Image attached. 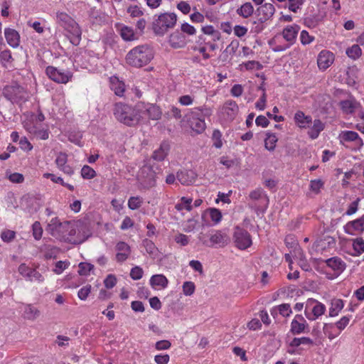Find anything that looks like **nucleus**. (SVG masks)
Here are the masks:
<instances>
[{
  "instance_id": "nucleus-1",
  "label": "nucleus",
  "mask_w": 364,
  "mask_h": 364,
  "mask_svg": "<svg viewBox=\"0 0 364 364\" xmlns=\"http://www.w3.org/2000/svg\"><path fill=\"white\" fill-rule=\"evenodd\" d=\"M113 113L117 121L127 126L133 127L146 118L157 119L159 109L155 105L146 104L144 102H138L134 106L117 102L114 105Z\"/></svg>"
},
{
  "instance_id": "nucleus-2",
  "label": "nucleus",
  "mask_w": 364,
  "mask_h": 364,
  "mask_svg": "<svg viewBox=\"0 0 364 364\" xmlns=\"http://www.w3.org/2000/svg\"><path fill=\"white\" fill-rule=\"evenodd\" d=\"M55 21L66 31V36L70 42L73 45L77 46L82 36V31L77 23L68 14L61 11L55 12Z\"/></svg>"
},
{
  "instance_id": "nucleus-3",
  "label": "nucleus",
  "mask_w": 364,
  "mask_h": 364,
  "mask_svg": "<svg viewBox=\"0 0 364 364\" xmlns=\"http://www.w3.org/2000/svg\"><path fill=\"white\" fill-rule=\"evenodd\" d=\"M154 53L147 44L137 46L131 49L127 54L126 63L135 68H141L147 65L154 58Z\"/></svg>"
},
{
  "instance_id": "nucleus-4",
  "label": "nucleus",
  "mask_w": 364,
  "mask_h": 364,
  "mask_svg": "<svg viewBox=\"0 0 364 364\" xmlns=\"http://www.w3.org/2000/svg\"><path fill=\"white\" fill-rule=\"evenodd\" d=\"M299 30L300 26L297 24L287 26L281 33L286 43H279L280 34H277L268 41V44L274 52L284 51L294 44Z\"/></svg>"
},
{
  "instance_id": "nucleus-5",
  "label": "nucleus",
  "mask_w": 364,
  "mask_h": 364,
  "mask_svg": "<svg viewBox=\"0 0 364 364\" xmlns=\"http://www.w3.org/2000/svg\"><path fill=\"white\" fill-rule=\"evenodd\" d=\"M212 109L206 106L194 107L186 115L189 127L197 134L205 131V118L212 114Z\"/></svg>"
},
{
  "instance_id": "nucleus-6",
  "label": "nucleus",
  "mask_w": 364,
  "mask_h": 364,
  "mask_svg": "<svg viewBox=\"0 0 364 364\" xmlns=\"http://www.w3.org/2000/svg\"><path fill=\"white\" fill-rule=\"evenodd\" d=\"M69 228V221H61L58 217L53 218L48 223L46 231L61 241H71L65 232Z\"/></svg>"
},
{
  "instance_id": "nucleus-7",
  "label": "nucleus",
  "mask_w": 364,
  "mask_h": 364,
  "mask_svg": "<svg viewBox=\"0 0 364 364\" xmlns=\"http://www.w3.org/2000/svg\"><path fill=\"white\" fill-rule=\"evenodd\" d=\"M326 311V306L313 299L306 301L305 308V315L310 321H314L322 316Z\"/></svg>"
},
{
  "instance_id": "nucleus-8",
  "label": "nucleus",
  "mask_w": 364,
  "mask_h": 364,
  "mask_svg": "<svg viewBox=\"0 0 364 364\" xmlns=\"http://www.w3.org/2000/svg\"><path fill=\"white\" fill-rule=\"evenodd\" d=\"M46 73L51 80L60 84H66L73 77L71 72L58 69L53 66H48L46 69Z\"/></svg>"
},
{
  "instance_id": "nucleus-9",
  "label": "nucleus",
  "mask_w": 364,
  "mask_h": 364,
  "mask_svg": "<svg viewBox=\"0 0 364 364\" xmlns=\"http://www.w3.org/2000/svg\"><path fill=\"white\" fill-rule=\"evenodd\" d=\"M233 241L240 250H245L251 246L252 239L250 233L245 229L236 227L233 233Z\"/></svg>"
},
{
  "instance_id": "nucleus-10",
  "label": "nucleus",
  "mask_w": 364,
  "mask_h": 364,
  "mask_svg": "<svg viewBox=\"0 0 364 364\" xmlns=\"http://www.w3.org/2000/svg\"><path fill=\"white\" fill-rule=\"evenodd\" d=\"M199 240L207 247H223L228 244L229 238L228 235L222 231H215L210 235L208 240H205L202 236H199Z\"/></svg>"
},
{
  "instance_id": "nucleus-11",
  "label": "nucleus",
  "mask_w": 364,
  "mask_h": 364,
  "mask_svg": "<svg viewBox=\"0 0 364 364\" xmlns=\"http://www.w3.org/2000/svg\"><path fill=\"white\" fill-rule=\"evenodd\" d=\"M338 140L341 144H345L346 142H354L355 146L360 148L363 146V141L360 138L358 134L353 131H342L338 134Z\"/></svg>"
},
{
  "instance_id": "nucleus-12",
  "label": "nucleus",
  "mask_w": 364,
  "mask_h": 364,
  "mask_svg": "<svg viewBox=\"0 0 364 364\" xmlns=\"http://www.w3.org/2000/svg\"><path fill=\"white\" fill-rule=\"evenodd\" d=\"M24 90L22 87L15 85L6 86L4 90V94L11 101H18L24 98Z\"/></svg>"
},
{
  "instance_id": "nucleus-13",
  "label": "nucleus",
  "mask_w": 364,
  "mask_h": 364,
  "mask_svg": "<svg viewBox=\"0 0 364 364\" xmlns=\"http://www.w3.org/2000/svg\"><path fill=\"white\" fill-rule=\"evenodd\" d=\"M275 13V8L272 4L265 3L257 8V14L259 21L264 23L272 18Z\"/></svg>"
},
{
  "instance_id": "nucleus-14",
  "label": "nucleus",
  "mask_w": 364,
  "mask_h": 364,
  "mask_svg": "<svg viewBox=\"0 0 364 364\" xmlns=\"http://www.w3.org/2000/svg\"><path fill=\"white\" fill-rule=\"evenodd\" d=\"M308 328V323L304 316L301 314H296L291 323L290 331L294 335L300 334L306 332Z\"/></svg>"
},
{
  "instance_id": "nucleus-15",
  "label": "nucleus",
  "mask_w": 364,
  "mask_h": 364,
  "mask_svg": "<svg viewBox=\"0 0 364 364\" xmlns=\"http://www.w3.org/2000/svg\"><path fill=\"white\" fill-rule=\"evenodd\" d=\"M334 61V55L329 50L321 51L317 58V64L320 70H325L329 68Z\"/></svg>"
},
{
  "instance_id": "nucleus-16",
  "label": "nucleus",
  "mask_w": 364,
  "mask_h": 364,
  "mask_svg": "<svg viewBox=\"0 0 364 364\" xmlns=\"http://www.w3.org/2000/svg\"><path fill=\"white\" fill-rule=\"evenodd\" d=\"M176 178L182 185L189 186L196 181L197 174L193 170L184 169L177 172Z\"/></svg>"
},
{
  "instance_id": "nucleus-17",
  "label": "nucleus",
  "mask_w": 364,
  "mask_h": 364,
  "mask_svg": "<svg viewBox=\"0 0 364 364\" xmlns=\"http://www.w3.org/2000/svg\"><path fill=\"white\" fill-rule=\"evenodd\" d=\"M177 16L174 13L161 14V33L173 28L176 23Z\"/></svg>"
},
{
  "instance_id": "nucleus-18",
  "label": "nucleus",
  "mask_w": 364,
  "mask_h": 364,
  "mask_svg": "<svg viewBox=\"0 0 364 364\" xmlns=\"http://www.w3.org/2000/svg\"><path fill=\"white\" fill-rule=\"evenodd\" d=\"M326 265L335 272L337 275L342 273L346 267V263L338 257H333L325 260Z\"/></svg>"
},
{
  "instance_id": "nucleus-19",
  "label": "nucleus",
  "mask_w": 364,
  "mask_h": 364,
  "mask_svg": "<svg viewBox=\"0 0 364 364\" xmlns=\"http://www.w3.org/2000/svg\"><path fill=\"white\" fill-rule=\"evenodd\" d=\"M119 34L124 41H134L139 38V35L137 31L128 26L122 25L119 28Z\"/></svg>"
},
{
  "instance_id": "nucleus-20",
  "label": "nucleus",
  "mask_w": 364,
  "mask_h": 364,
  "mask_svg": "<svg viewBox=\"0 0 364 364\" xmlns=\"http://www.w3.org/2000/svg\"><path fill=\"white\" fill-rule=\"evenodd\" d=\"M238 110L237 104L232 100L226 101L222 107L223 114H226L230 119H233L235 117Z\"/></svg>"
},
{
  "instance_id": "nucleus-21",
  "label": "nucleus",
  "mask_w": 364,
  "mask_h": 364,
  "mask_svg": "<svg viewBox=\"0 0 364 364\" xmlns=\"http://www.w3.org/2000/svg\"><path fill=\"white\" fill-rule=\"evenodd\" d=\"M4 36L10 46L17 48L19 46L20 35L16 30L9 28H5Z\"/></svg>"
},
{
  "instance_id": "nucleus-22",
  "label": "nucleus",
  "mask_w": 364,
  "mask_h": 364,
  "mask_svg": "<svg viewBox=\"0 0 364 364\" xmlns=\"http://www.w3.org/2000/svg\"><path fill=\"white\" fill-rule=\"evenodd\" d=\"M116 250L117 252L116 259L120 262L125 261L130 255V247L124 242H118L116 245Z\"/></svg>"
},
{
  "instance_id": "nucleus-23",
  "label": "nucleus",
  "mask_w": 364,
  "mask_h": 364,
  "mask_svg": "<svg viewBox=\"0 0 364 364\" xmlns=\"http://www.w3.org/2000/svg\"><path fill=\"white\" fill-rule=\"evenodd\" d=\"M169 43L173 48H181L186 46L185 36L178 31H174L169 37Z\"/></svg>"
},
{
  "instance_id": "nucleus-24",
  "label": "nucleus",
  "mask_w": 364,
  "mask_h": 364,
  "mask_svg": "<svg viewBox=\"0 0 364 364\" xmlns=\"http://www.w3.org/2000/svg\"><path fill=\"white\" fill-rule=\"evenodd\" d=\"M294 119L296 124L301 129L309 127L312 122L311 117L306 115L302 111H297Z\"/></svg>"
},
{
  "instance_id": "nucleus-25",
  "label": "nucleus",
  "mask_w": 364,
  "mask_h": 364,
  "mask_svg": "<svg viewBox=\"0 0 364 364\" xmlns=\"http://www.w3.org/2000/svg\"><path fill=\"white\" fill-rule=\"evenodd\" d=\"M359 104L356 102L354 98L350 97L346 100L340 102L339 105L343 112L346 114L353 113Z\"/></svg>"
},
{
  "instance_id": "nucleus-26",
  "label": "nucleus",
  "mask_w": 364,
  "mask_h": 364,
  "mask_svg": "<svg viewBox=\"0 0 364 364\" xmlns=\"http://www.w3.org/2000/svg\"><path fill=\"white\" fill-rule=\"evenodd\" d=\"M110 87L117 96H123L125 91V85L122 81H120L117 77L110 78Z\"/></svg>"
},
{
  "instance_id": "nucleus-27",
  "label": "nucleus",
  "mask_w": 364,
  "mask_h": 364,
  "mask_svg": "<svg viewBox=\"0 0 364 364\" xmlns=\"http://www.w3.org/2000/svg\"><path fill=\"white\" fill-rule=\"evenodd\" d=\"M343 307L344 303L342 299L336 298L331 299V306L329 308V316L334 317L338 316Z\"/></svg>"
},
{
  "instance_id": "nucleus-28",
  "label": "nucleus",
  "mask_w": 364,
  "mask_h": 364,
  "mask_svg": "<svg viewBox=\"0 0 364 364\" xmlns=\"http://www.w3.org/2000/svg\"><path fill=\"white\" fill-rule=\"evenodd\" d=\"M351 230L362 232L364 230V218H360L357 220H355L352 222L348 223L346 225V232L349 234H353L351 232Z\"/></svg>"
},
{
  "instance_id": "nucleus-29",
  "label": "nucleus",
  "mask_w": 364,
  "mask_h": 364,
  "mask_svg": "<svg viewBox=\"0 0 364 364\" xmlns=\"http://www.w3.org/2000/svg\"><path fill=\"white\" fill-rule=\"evenodd\" d=\"M323 129L324 124L320 119H315L308 134L311 139H314L318 136L320 132L323 131Z\"/></svg>"
},
{
  "instance_id": "nucleus-30",
  "label": "nucleus",
  "mask_w": 364,
  "mask_h": 364,
  "mask_svg": "<svg viewBox=\"0 0 364 364\" xmlns=\"http://www.w3.org/2000/svg\"><path fill=\"white\" fill-rule=\"evenodd\" d=\"M254 8L251 3L246 2L237 9V14L243 18H248L252 15Z\"/></svg>"
},
{
  "instance_id": "nucleus-31",
  "label": "nucleus",
  "mask_w": 364,
  "mask_h": 364,
  "mask_svg": "<svg viewBox=\"0 0 364 364\" xmlns=\"http://www.w3.org/2000/svg\"><path fill=\"white\" fill-rule=\"evenodd\" d=\"M335 245L336 241L334 238L327 236L317 242V248L321 250H325L327 248L334 247Z\"/></svg>"
},
{
  "instance_id": "nucleus-32",
  "label": "nucleus",
  "mask_w": 364,
  "mask_h": 364,
  "mask_svg": "<svg viewBox=\"0 0 364 364\" xmlns=\"http://www.w3.org/2000/svg\"><path fill=\"white\" fill-rule=\"evenodd\" d=\"M323 333L330 339L333 340L339 334V331L333 323H324L323 328Z\"/></svg>"
},
{
  "instance_id": "nucleus-33",
  "label": "nucleus",
  "mask_w": 364,
  "mask_h": 364,
  "mask_svg": "<svg viewBox=\"0 0 364 364\" xmlns=\"http://www.w3.org/2000/svg\"><path fill=\"white\" fill-rule=\"evenodd\" d=\"M24 317L28 320H35L39 316V311L33 306L29 304L24 307Z\"/></svg>"
},
{
  "instance_id": "nucleus-34",
  "label": "nucleus",
  "mask_w": 364,
  "mask_h": 364,
  "mask_svg": "<svg viewBox=\"0 0 364 364\" xmlns=\"http://www.w3.org/2000/svg\"><path fill=\"white\" fill-rule=\"evenodd\" d=\"M191 203L192 198L182 197L180 200V202L176 205L175 208L178 210H182L185 209L188 211H191L192 210Z\"/></svg>"
},
{
  "instance_id": "nucleus-35",
  "label": "nucleus",
  "mask_w": 364,
  "mask_h": 364,
  "mask_svg": "<svg viewBox=\"0 0 364 364\" xmlns=\"http://www.w3.org/2000/svg\"><path fill=\"white\" fill-rule=\"evenodd\" d=\"M277 140V137L274 134H267L264 140L265 148L269 151L274 150Z\"/></svg>"
},
{
  "instance_id": "nucleus-36",
  "label": "nucleus",
  "mask_w": 364,
  "mask_h": 364,
  "mask_svg": "<svg viewBox=\"0 0 364 364\" xmlns=\"http://www.w3.org/2000/svg\"><path fill=\"white\" fill-rule=\"evenodd\" d=\"M313 341L309 337L294 338L289 343L291 347H298L301 345H313Z\"/></svg>"
},
{
  "instance_id": "nucleus-37",
  "label": "nucleus",
  "mask_w": 364,
  "mask_h": 364,
  "mask_svg": "<svg viewBox=\"0 0 364 364\" xmlns=\"http://www.w3.org/2000/svg\"><path fill=\"white\" fill-rule=\"evenodd\" d=\"M346 53L349 58L356 60L361 55L362 50L358 45L355 44L348 48Z\"/></svg>"
},
{
  "instance_id": "nucleus-38",
  "label": "nucleus",
  "mask_w": 364,
  "mask_h": 364,
  "mask_svg": "<svg viewBox=\"0 0 364 364\" xmlns=\"http://www.w3.org/2000/svg\"><path fill=\"white\" fill-rule=\"evenodd\" d=\"M249 198L252 200H259L262 199H264L267 201L268 200V198L264 191L260 188L252 191L249 194Z\"/></svg>"
},
{
  "instance_id": "nucleus-39",
  "label": "nucleus",
  "mask_w": 364,
  "mask_h": 364,
  "mask_svg": "<svg viewBox=\"0 0 364 364\" xmlns=\"http://www.w3.org/2000/svg\"><path fill=\"white\" fill-rule=\"evenodd\" d=\"M202 31L207 35L212 36L213 41H216L220 40V33L218 31L215 30L213 26H205L202 28Z\"/></svg>"
},
{
  "instance_id": "nucleus-40",
  "label": "nucleus",
  "mask_w": 364,
  "mask_h": 364,
  "mask_svg": "<svg viewBox=\"0 0 364 364\" xmlns=\"http://www.w3.org/2000/svg\"><path fill=\"white\" fill-rule=\"evenodd\" d=\"M352 245L356 255H360L364 252V240L363 238L358 237L353 240Z\"/></svg>"
},
{
  "instance_id": "nucleus-41",
  "label": "nucleus",
  "mask_w": 364,
  "mask_h": 364,
  "mask_svg": "<svg viewBox=\"0 0 364 364\" xmlns=\"http://www.w3.org/2000/svg\"><path fill=\"white\" fill-rule=\"evenodd\" d=\"M96 171L90 166L85 165L81 169V176L84 179H92L96 176Z\"/></svg>"
},
{
  "instance_id": "nucleus-42",
  "label": "nucleus",
  "mask_w": 364,
  "mask_h": 364,
  "mask_svg": "<svg viewBox=\"0 0 364 364\" xmlns=\"http://www.w3.org/2000/svg\"><path fill=\"white\" fill-rule=\"evenodd\" d=\"M65 232L67 233V235H68V236L69 239H70V240H71V241H66L67 242H70L72 244H77V243L81 242L80 240H78L75 237V235L76 234V230H75L74 225H72L70 223V222H69V228Z\"/></svg>"
},
{
  "instance_id": "nucleus-43",
  "label": "nucleus",
  "mask_w": 364,
  "mask_h": 364,
  "mask_svg": "<svg viewBox=\"0 0 364 364\" xmlns=\"http://www.w3.org/2000/svg\"><path fill=\"white\" fill-rule=\"evenodd\" d=\"M143 200L139 196H132L128 200V207L131 210L138 209L142 204Z\"/></svg>"
},
{
  "instance_id": "nucleus-44",
  "label": "nucleus",
  "mask_w": 364,
  "mask_h": 364,
  "mask_svg": "<svg viewBox=\"0 0 364 364\" xmlns=\"http://www.w3.org/2000/svg\"><path fill=\"white\" fill-rule=\"evenodd\" d=\"M183 293L186 296H191L196 290V286L192 282H185L182 286Z\"/></svg>"
},
{
  "instance_id": "nucleus-45",
  "label": "nucleus",
  "mask_w": 364,
  "mask_h": 364,
  "mask_svg": "<svg viewBox=\"0 0 364 364\" xmlns=\"http://www.w3.org/2000/svg\"><path fill=\"white\" fill-rule=\"evenodd\" d=\"M33 236L36 240H39L43 235V228L39 222L36 221L32 225Z\"/></svg>"
},
{
  "instance_id": "nucleus-46",
  "label": "nucleus",
  "mask_w": 364,
  "mask_h": 364,
  "mask_svg": "<svg viewBox=\"0 0 364 364\" xmlns=\"http://www.w3.org/2000/svg\"><path fill=\"white\" fill-rule=\"evenodd\" d=\"M277 310L279 314L284 317H288L292 313L290 304H282L277 306Z\"/></svg>"
},
{
  "instance_id": "nucleus-47",
  "label": "nucleus",
  "mask_w": 364,
  "mask_h": 364,
  "mask_svg": "<svg viewBox=\"0 0 364 364\" xmlns=\"http://www.w3.org/2000/svg\"><path fill=\"white\" fill-rule=\"evenodd\" d=\"M70 265V262L65 261H58L55 263V268L53 269V272L56 274H60L65 269H67Z\"/></svg>"
},
{
  "instance_id": "nucleus-48",
  "label": "nucleus",
  "mask_w": 364,
  "mask_h": 364,
  "mask_svg": "<svg viewBox=\"0 0 364 364\" xmlns=\"http://www.w3.org/2000/svg\"><path fill=\"white\" fill-rule=\"evenodd\" d=\"M91 285L87 284L82 287L77 292V296L80 300L85 301L91 292Z\"/></svg>"
},
{
  "instance_id": "nucleus-49",
  "label": "nucleus",
  "mask_w": 364,
  "mask_h": 364,
  "mask_svg": "<svg viewBox=\"0 0 364 364\" xmlns=\"http://www.w3.org/2000/svg\"><path fill=\"white\" fill-rule=\"evenodd\" d=\"M323 186V183L321 179L312 180L310 182V190L316 194H318Z\"/></svg>"
},
{
  "instance_id": "nucleus-50",
  "label": "nucleus",
  "mask_w": 364,
  "mask_h": 364,
  "mask_svg": "<svg viewBox=\"0 0 364 364\" xmlns=\"http://www.w3.org/2000/svg\"><path fill=\"white\" fill-rule=\"evenodd\" d=\"M55 162L58 169L62 166L67 165L68 155L63 152L59 153L55 160Z\"/></svg>"
},
{
  "instance_id": "nucleus-51",
  "label": "nucleus",
  "mask_w": 364,
  "mask_h": 364,
  "mask_svg": "<svg viewBox=\"0 0 364 364\" xmlns=\"http://www.w3.org/2000/svg\"><path fill=\"white\" fill-rule=\"evenodd\" d=\"M92 269V264L86 262H81L79 264L78 273L80 275H87Z\"/></svg>"
},
{
  "instance_id": "nucleus-52",
  "label": "nucleus",
  "mask_w": 364,
  "mask_h": 364,
  "mask_svg": "<svg viewBox=\"0 0 364 364\" xmlns=\"http://www.w3.org/2000/svg\"><path fill=\"white\" fill-rule=\"evenodd\" d=\"M70 340V338L68 336L58 335L56 337L55 343L58 345L59 347L65 348L68 346Z\"/></svg>"
},
{
  "instance_id": "nucleus-53",
  "label": "nucleus",
  "mask_w": 364,
  "mask_h": 364,
  "mask_svg": "<svg viewBox=\"0 0 364 364\" xmlns=\"http://www.w3.org/2000/svg\"><path fill=\"white\" fill-rule=\"evenodd\" d=\"M181 31L182 33H186L189 36H193L196 33V29L188 23H182Z\"/></svg>"
},
{
  "instance_id": "nucleus-54",
  "label": "nucleus",
  "mask_w": 364,
  "mask_h": 364,
  "mask_svg": "<svg viewBox=\"0 0 364 364\" xmlns=\"http://www.w3.org/2000/svg\"><path fill=\"white\" fill-rule=\"evenodd\" d=\"M350 321V318L348 316H343L334 326H336L338 331L341 332L348 326Z\"/></svg>"
},
{
  "instance_id": "nucleus-55",
  "label": "nucleus",
  "mask_w": 364,
  "mask_h": 364,
  "mask_svg": "<svg viewBox=\"0 0 364 364\" xmlns=\"http://www.w3.org/2000/svg\"><path fill=\"white\" fill-rule=\"evenodd\" d=\"M210 217L215 223H218L222 219L221 212L216 208H210L209 210Z\"/></svg>"
},
{
  "instance_id": "nucleus-56",
  "label": "nucleus",
  "mask_w": 364,
  "mask_h": 364,
  "mask_svg": "<svg viewBox=\"0 0 364 364\" xmlns=\"http://www.w3.org/2000/svg\"><path fill=\"white\" fill-rule=\"evenodd\" d=\"M360 200V199L359 198H357L355 200L350 203L346 212V214L348 215H351L355 213L356 211L358 210Z\"/></svg>"
},
{
  "instance_id": "nucleus-57",
  "label": "nucleus",
  "mask_w": 364,
  "mask_h": 364,
  "mask_svg": "<svg viewBox=\"0 0 364 364\" xmlns=\"http://www.w3.org/2000/svg\"><path fill=\"white\" fill-rule=\"evenodd\" d=\"M300 39H301V43L303 45H307V44L311 43L314 40V38L313 36H310L309 33H308V31L304 30L301 32Z\"/></svg>"
},
{
  "instance_id": "nucleus-58",
  "label": "nucleus",
  "mask_w": 364,
  "mask_h": 364,
  "mask_svg": "<svg viewBox=\"0 0 364 364\" xmlns=\"http://www.w3.org/2000/svg\"><path fill=\"white\" fill-rule=\"evenodd\" d=\"M27 279H28L31 282L35 281L41 283L44 281V277L39 272L33 269Z\"/></svg>"
},
{
  "instance_id": "nucleus-59",
  "label": "nucleus",
  "mask_w": 364,
  "mask_h": 364,
  "mask_svg": "<svg viewBox=\"0 0 364 364\" xmlns=\"http://www.w3.org/2000/svg\"><path fill=\"white\" fill-rule=\"evenodd\" d=\"M58 252V250L56 247H48L46 249L44 256L47 259L55 258L57 257Z\"/></svg>"
},
{
  "instance_id": "nucleus-60",
  "label": "nucleus",
  "mask_w": 364,
  "mask_h": 364,
  "mask_svg": "<svg viewBox=\"0 0 364 364\" xmlns=\"http://www.w3.org/2000/svg\"><path fill=\"white\" fill-rule=\"evenodd\" d=\"M33 269H31L26 264H21L18 267L19 274L26 279L28 278Z\"/></svg>"
},
{
  "instance_id": "nucleus-61",
  "label": "nucleus",
  "mask_w": 364,
  "mask_h": 364,
  "mask_svg": "<svg viewBox=\"0 0 364 364\" xmlns=\"http://www.w3.org/2000/svg\"><path fill=\"white\" fill-rule=\"evenodd\" d=\"M117 283V279L113 274H109L105 279L104 284L106 288L112 289Z\"/></svg>"
},
{
  "instance_id": "nucleus-62",
  "label": "nucleus",
  "mask_w": 364,
  "mask_h": 364,
  "mask_svg": "<svg viewBox=\"0 0 364 364\" xmlns=\"http://www.w3.org/2000/svg\"><path fill=\"white\" fill-rule=\"evenodd\" d=\"M142 275H143V270L141 267H135L131 269L130 277L133 279H134V280L139 279L142 277Z\"/></svg>"
},
{
  "instance_id": "nucleus-63",
  "label": "nucleus",
  "mask_w": 364,
  "mask_h": 364,
  "mask_svg": "<svg viewBox=\"0 0 364 364\" xmlns=\"http://www.w3.org/2000/svg\"><path fill=\"white\" fill-rule=\"evenodd\" d=\"M9 179L12 183H21L23 182L24 177H23V174H21V173H13L9 176Z\"/></svg>"
},
{
  "instance_id": "nucleus-64",
  "label": "nucleus",
  "mask_w": 364,
  "mask_h": 364,
  "mask_svg": "<svg viewBox=\"0 0 364 364\" xmlns=\"http://www.w3.org/2000/svg\"><path fill=\"white\" fill-rule=\"evenodd\" d=\"M15 232L12 230H5L2 232L1 237L3 241L9 242H11L15 237Z\"/></svg>"
}]
</instances>
